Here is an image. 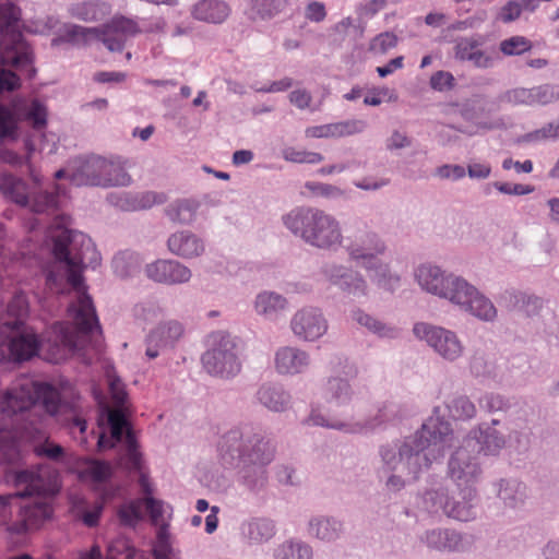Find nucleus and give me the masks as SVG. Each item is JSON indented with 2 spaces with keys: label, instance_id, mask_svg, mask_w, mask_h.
<instances>
[{
  "label": "nucleus",
  "instance_id": "obj_1",
  "mask_svg": "<svg viewBox=\"0 0 559 559\" xmlns=\"http://www.w3.org/2000/svg\"><path fill=\"white\" fill-rule=\"evenodd\" d=\"M52 253L58 264L66 272V284L70 285L76 294L75 299L68 307V314L73 326L66 322H56L51 325L55 344L68 350L82 347V340L94 331L102 334L100 325L91 296L86 293L82 277V270L96 267L100 257L92 239L83 233L67 228L57 229L51 235Z\"/></svg>",
  "mask_w": 559,
  "mask_h": 559
},
{
  "label": "nucleus",
  "instance_id": "obj_2",
  "mask_svg": "<svg viewBox=\"0 0 559 559\" xmlns=\"http://www.w3.org/2000/svg\"><path fill=\"white\" fill-rule=\"evenodd\" d=\"M506 444V439L492 427H479L478 436H468L452 454L449 461V475L455 481L461 491L463 503H450L443 491H428L424 496V502L430 512L442 510L443 513L459 521L474 519L475 512L469 503L475 495L473 488L480 475L477 454H497Z\"/></svg>",
  "mask_w": 559,
  "mask_h": 559
},
{
  "label": "nucleus",
  "instance_id": "obj_3",
  "mask_svg": "<svg viewBox=\"0 0 559 559\" xmlns=\"http://www.w3.org/2000/svg\"><path fill=\"white\" fill-rule=\"evenodd\" d=\"M452 440L449 423L437 416L427 419L416 437L400 448L397 456L393 450H383L381 454L388 469L397 473L389 477L388 487L400 490L404 486L402 477L416 479L423 467H429L433 461L443 456Z\"/></svg>",
  "mask_w": 559,
  "mask_h": 559
},
{
  "label": "nucleus",
  "instance_id": "obj_4",
  "mask_svg": "<svg viewBox=\"0 0 559 559\" xmlns=\"http://www.w3.org/2000/svg\"><path fill=\"white\" fill-rule=\"evenodd\" d=\"M14 485L16 501L26 497L34 499L19 504L20 520L8 530L23 534L39 528L52 514L50 500L60 489L58 472L48 464L22 469L15 473Z\"/></svg>",
  "mask_w": 559,
  "mask_h": 559
},
{
  "label": "nucleus",
  "instance_id": "obj_5",
  "mask_svg": "<svg viewBox=\"0 0 559 559\" xmlns=\"http://www.w3.org/2000/svg\"><path fill=\"white\" fill-rule=\"evenodd\" d=\"M61 388L49 382L20 379L3 392H0V443L13 441L16 433L12 431L15 417L29 413L38 403L45 413L56 417L67 403Z\"/></svg>",
  "mask_w": 559,
  "mask_h": 559
},
{
  "label": "nucleus",
  "instance_id": "obj_6",
  "mask_svg": "<svg viewBox=\"0 0 559 559\" xmlns=\"http://www.w3.org/2000/svg\"><path fill=\"white\" fill-rule=\"evenodd\" d=\"M285 226L307 243L330 249L342 243L340 223L335 217L313 207L293 210L284 217Z\"/></svg>",
  "mask_w": 559,
  "mask_h": 559
},
{
  "label": "nucleus",
  "instance_id": "obj_7",
  "mask_svg": "<svg viewBox=\"0 0 559 559\" xmlns=\"http://www.w3.org/2000/svg\"><path fill=\"white\" fill-rule=\"evenodd\" d=\"M218 451L226 463L238 461L245 465L263 466L274 459L275 448L269 439L254 432L252 427L245 426L225 433L218 443Z\"/></svg>",
  "mask_w": 559,
  "mask_h": 559
},
{
  "label": "nucleus",
  "instance_id": "obj_8",
  "mask_svg": "<svg viewBox=\"0 0 559 559\" xmlns=\"http://www.w3.org/2000/svg\"><path fill=\"white\" fill-rule=\"evenodd\" d=\"M21 10L8 2L0 4V61L22 71L33 63V52L20 31Z\"/></svg>",
  "mask_w": 559,
  "mask_h": 559
},
{
  "label": "nucleus",
  "instance_id": "obj_9",
  "mask_svg": "<svg viewBox=\"0 0 559 559\" xmlns=\"http://www.w3.org/2000/svg\"><path fill=\"white\" fill-rule=\"evenodd\" d=\"M108 424L110 426V437L100 433L97 440L99 450L114 448L123 439L124 452L120 455V465L128 471H141L142 456L138 450L136 440L129 428L127 418L121 409H110L108 412Z\"/></svg>",
  "mask_w": 559,
  "mask_h": 559
},
{
  "label": "nucleus",
  "instance_id": "obj_10",
  "mask_svg": "<svg viewBox=\"0 0 559 559\" xmlns=\"http://www.w3.org/2000/svg\"><path fill=\"white\" fill-rule=\"evenodd\" d=\"M210 348L202 356L205 370L214 376L229 377L240 371L236 344L228 334L216 332L209 337Z\"/></svg>",
  "mask_w": 559,
  "mask_h": 559
},
{
  "label": "nucleus",
  "instance_id": "obj_11",
  "mask_svg": "<svg viewBox=\"0 0 559 559\" xmlns=\"http://www.w3.org/2000/svg\"><path fill=\"white\" fill-rule=\"evenodd\" d=\"M385 249L384 243L374 233H365L360 235L354 242L347 246V251L352 260L357 264L366 267L368 271L376 269V275L379 277V284L383 287L392 289L394 284L399 283L397 276L386 277V266L378 265V254H381Z\"/></svg>",
  "mask_w": 559,
  "mask_h": 559
},
{
  "label": "nucleus",
  "instance_id": "obj_12",
  "mask_svg": "<svg viewBox=\"0 0 559 559\" xmlns=\"http://www.w3.org/2000/svg\"><path fill=\"white\" fill-rule=\"evenodd\" d=\"M0 191L10 201L34 213H45L57 206L58 192H29L27 185L13 175H3L0 179Z\"/></svg>",
  "mask_w": 559,
  "mask_h": 559
},
{
  "label": "nucleus",
  "instance_id": "obj_13",
  "mask_svg": "<svg viewBox=\"0 0 559 559\" xmlns=\"http://www.w3.org/2000/svg\"><path fill=\"white\" fill-rule=\"evenodd\" d=\"M9 321H0V362H22L38 354L39 338L34 332L15 333Z\"/></svg>",
  "mask_w": 559,
  "mask_h": 559
},
{
  "label": "nucleus",
  "instance_id": "obj_14",
  "mask_svg": "<svg viewBox=\"0 0 559 559\" xmlns=\"http://www.w3.org/2000/svg\"><path fill=\"white\" fill-rule=\"evenodd\" d=\"M139 33L138 24L127 17H115L102 29L74 26L73 36H82L84 40L95 38L100 40L109 51H121L128 37Z\"/></svg>",
  "mask_w": 559,
  "mask_h": 559
},
{
  "label": "nucleus",
  "instance_id": "obj_15",
  "mask_svg": "<svg viewBox=\"0 0 559 559\" xmlns=\"http://www.w3.org/2000/svg\"><path fill=\"white\" fill-rule=\"evenodd\" d=\"M413 332L419 340L425 341L442 358L454 361L463 354V345L456 334L441 326L419 322Z\"/></svg>",
  "mask_w": 559,
  "mask_h": 559
},
{
  "label": "nucleus",
  "instance_id": "obj_16",
  "mask_svg": "<svg viewBox=\"0 0 559 559\" xmlns=\"http://www.w3.org/2000/svg\"><path fill=\"white\" fill-rule=\"evenodd\" d=\"M108 166L106 157L97 155L78 157L70 162L67 169L57 170L55 178H68L76 187H99V183H102L99 175Z\"/></svg>",
  "mask_w": 559,
  "mask_h": 559
},
{
  "label": "nucleus",
  "instance_id": "obj_17",
  "mask_svg": "<svg viewBox=\"0 0 559 559\" xmlns=\"http://www.w3.org/2000/svg\"><path fill=\"white\" fill-rule=\"evenodd\" d=\"M416 278L423 289L450 301L460 300L461 296L455 295L459 290L456 282L465 281L453 275H444L439 267L432 265L419 266Z\"/></svg>",
  "mask_w": 559,
  "mask_h": 559
},
{
  "label": "nucleus",
  "instance_id": "obj_18",
  "mask_svg": "<svg viewBox=\"0 0 559 559\" xmlns=\"http://www.w3.org/2000/svg\"><path fill=\"white\" fill-rule=\"evenodd\" d=\"M290 329L297 338L313 342L326 333L329 324L321 310L307 307L293 316Z\"/></svg>",
  "mask_w": 559,
  "mask_h": 559
},
{
  "label": "nucleus",
  "instance_id": "obj_19",
  "mask_svg": "<svg viewBox=\"0 0 559 559\" xmlns=\"http://www.w3.org/2000/svg\"><path fill=\"white\" fill-rule=\"evenodd\" d=\"M456 285L459 290L455 295H460L461 298L451 302L461 306L464 310L469 311L481 320L489 321L496 317L497 310L492 302L479 294L474 286L469 285L466 281L456 282Z\"/></svg>",
  "mask_w": 559,
  "mask_h": 559
},
{
  "label": "nucleus",
  "instance_id": "obj_20",
  "mask_svg": "<svg viewBox=\"0 0 559 559\" xmlns=\"http://www.w3.org/2000/svg\"><path fill=\"white\" fill-rule=\"evenodd\" d=\"M148 278L164 284H182L191 278V271L186 265L174 260H157L146 265Z\"/></svg>",
  "mask_w": 559,
  "mask_h": 559
},
{
  "label": "nucleus",
  "instance_id": "obj_21",
  "mask_svg": "<svg viewBox=\"0 0 559 559\" xmlns=\"http://www.w3.org/2000/svg\"><path fill=\"white\" fill-rule=\"evenodd\" d=\"M183 326L178 321H168L154 329L146 338V356L154 359L159 355V350L173 347L182 336Z\"/></svg>",
  "mask_w": 559,
  "mask_h": 559
},
{
  "label": "nucleus",
  "instance_id": "obj_22",
  "mask_svg": "<svg viewBox=\"0 0 559 559\" xmlns=\"http://www.w3.org/2000/svg\"><path fill=\"white\" fill-rule=\"evenodd\" d=\"M275 369L282 374H297L310 364L309 354L300 348L283 346L275 353Z\"/></svg>",
  "mask_w": 559,
  "mask_h": 559
},
{
  "label": "nucleus",
  "instance_id": "obj_23",
  "mask_svg": "<svg viewBox=\"0 0 559 559\" xmlns=\"http://www.w3.org/2000/svg\"><path fill=\"white\" fill-rule=\"evenodd\" d=\"M167 245L171 253L183 259L197 258L205 250L202 239L187 230L173 234L168 238Z\"/></svg>",
  "mask_w": 559,
  "mask_h": 559
},
{
  "label": "nucleus",
  "instance_id": "obj_24",
  "mask_svg": "<svg viewBox=\"0 0 559 559\" xmlns=\"http://www.w3.org/2000/svg\"><path fill=\"white\" fill-rule=\"evenodd\" d=\"M382 411H379V415H377L372 419L361 420L357 419L354 421H341L338 419L332 418V417H325L321 415L318 411L313 409L310 414V417L308 419L309 423L316 426H322L328 428H334L340 430H345L349 432H360L364 429L367 428H373L377 425L381 424L383 419Z\"/></svg>",
  "mask_w": 559,
  "mask_h": 559
},
{
  "label": "nucleus",
  "instance_id": "obj_25",
  "mask_svg": "<svg viewBox=\"0 0 559 559\" xmlns=\"http://www.w3.org/2000/svg\"><path fill=\"white\" fill-rule=\"evenodd\" d=\"M366 123L361 120H348L322 126H313L306 129L307 138H342L362 132Z\"/></svg>",
  "mask_w": 559,
  "mask_h": 559
},
{
  "label": "nucleus",
  "instance_id": "obj_26",
  "mask_svg": "<svg viewBox=\"0 0 559 559\" xmlns=\"http://www.w3.org/2000/svg\"><path fill=\"white\" fill-rule=\"evenodd\" d=\"M324 272L330 281L338 285L344 292L354 296L365 295V281L356 273L340 265L326 266Z\"/></svg>",
  "mask_w": 559,
  "mask_h": 559
},
{
  "label": "nucleus",
  "instance_id": "obj_27",
  "mask_svg": "<svg viewBox=\"0 0 559 559\" xmlns=\"http://www.w3.org/2000/svg\"><path fill=\"white\" fill-rule=\"evenodd\" d=\"M455 58L461 61H471L474 67L487 69L492 67L493 58L479 49V43L473 38H462L454 47Z\"/></svg>",
  "mask_w": 559,
  "mask_h": 559
},
{
  "label": "nucleus",
  "instance_id": "obj_28",
  "mask_svg": "<svg viewBox=\"0 0 559 559\" xmlns=\"http://www.w3.org/2000/svg\"><path fill=\"white\" fill-rule=\"evenodd\" d=\"M229 7L219 0H202L198 2L192 15L194 19L207 23H222L229 15Z\"/></svg>",
  "mask_w": 559,
  "mask_h": 559
},
{
  "label": "nucleus",
  "instance_id": "obj_29",
  "mask_svg": "<svg viewBox=\"0 0 559 559\" xmlns=\"http://www.w3.org/2000/svg\"><path fill=\"white\" fill-rule=\"evenodd\" d=\"M106 164L110 166L102 170L99 187L128 186L131 182V176L127 173V163L121 157L106 158Z\"/></svg>",
  "mask_w": 559,
  "mask_h": 559
},
{
  "label": "nucleus",
  "instance_id": "obj_30",
  "mask_svg": "<svg viewBox=\"0 0 559 559\" xmlns=\"http://www.w3.org/2000/svg\"><path fill=\"white\" fill-rule=\"evenodd\" d=\"M324 396L328 403L326 411L335 412L336 408L344 406L349 401L348 382L340 378L329 379L324 388Z\"/></svg>",
  "mask_w": 559,
  "mask_h": 559
},
{
  "label": "nucleus",
  "instance_id": "obj_31",
  "mask_svg": "<svg viewBox=\"0 0 559 559\" xmlns=\"http://www.w3.org/2000/svg\"><path fill=\"white\" fill-rule=\"evenodd\" d=\"M426 543L430 548L439 550H456L461 543V536L448 530H433L426 534Z\"/></svg>",
  "mask_w": 559,
  "mask_h": 559
},
{
  "label": "nucleus",
  "instance_id": "obj_32",
  "mask_svg": "<svg viewBox=\"0 0 559 559\" xmlns=\"http://www.w3.org/2000/svg\"><path fill=\"white\" fill-rule=\"evenodd\" d=\"M259 401L269 409L274 412L284 411L289 402V396L275 386L263 385L258 391Z\"/></svg>",
  "mask_w": 559,
  "mask_h": 559
},
{
  "label": "nucleus",
  "instance_id": "obj_33",
  "mask_svg": "<svg viewBox=\"0 0 559 559\" xmlns=\"http://www.w3.org/2000/svg\"><path fill=\"white\" fill-rule=\"evenodd\" d=\"M287 307V300L275 293H262L259 294L255 300V310L260 314L273 317L280 311L285 310Z\"/></svg>",
  "mask_w": 559,
  "mask_h": 559
},
{
  "label": "nucleus",
  "instance_id": "obj_34",
  "mask_svg": "<svg viewBox=\"0 0 559 559\" xmlns=\"http://www.w3.org/2000/svg\"><path fill=\"white\" fill-rule=\"evenodd\" d=\"M198 207L194 200H181L169 206L167 215L173 222L188 224L193 221Z\"/></svg>",
  "mask_w": 559,
  "mask_h": 559
},
{
  "label": "nucleus",
  "instance_id": "obj_35",
  "mask_svg": "<svg viewBox=\"0 0 559 559\" xmlns=\"http://www.w3.org/2000/svg\"><path fill=\"white\" fill-rule=\"evenodd\" d=\"M16 136V115L10 107L0 104V140H15Z\"/></svg>",
  "mask_w": 559,
  "mask_h": 559
},
{
  "label": "nucleus",
  "instance_id": "obj_36",
  "mask_svg": "<svg viewBox=\"0 0 559 559\" xmlns=\"http://www.w3.org/2000/svg\"><path fill=\"white\" fill-rule=\"evenodd\" d=\"M312 551L302 543L287 542L280 546L275 552V559H311Z\"/></svg>",
  "mask_w": 559,
  "mask_h": 559
},
{
  "label": "nucleus",
  "instance_id": "obj_37",
  "mask_svg": "<svg viewBox=\"0 0 559 559\" xmlns=\"http://www.w3.org/2000/svg\"><path fill=\"white\" fill-rule=\"evenodd\" d=\"M450 416L455 420H465L474 417L475 405L466 396H457L448 404Z\"/></svg>",
  "mask_w": 559,
  "mask_h": 559
},
{
  "label": "nucleus",
  "instance_id": "obj_38",
  "mask_svg": "<svg viewBox=\"0 0 559 559\" xmlns=\"http://www.w3.org/2000/svg\"><path fill=\"white\" fill-rule=\"evenodd\" d=\"M353 319L360 325L367 328L369 331L379 334L380 336L392 337L395 335V329L385 326L377 319L364 313L361 310H356L353 313Z\"/></svg>",
  "mask_w": 559,
  "mask_h": 559
},
{
  "label": "nucleus",
  "instance_id": "obj_39",
  "mask_svg": "<svg viewBox=\"0 0 559 559\" xmlns=\"http://www.w3.org/2000/svg\"><path fill=\"white\" fill-rule=\"evenodd\" d=\"M81 476L93 483H103L111 476V466L107 462L93 460L81 472Z\"/></svg>",
  "mask_w": 559,
  "mask_h": 559
},
{
  "label": "nucleus",
  "instance_id": "obj_40",
  "mask_svg": "<svg viewBox=\"0 0 559 559\" xmlns=\"http://www.w3.org/2000/svg\"><path fill=\"white\" fill-rule=\"evenodd\" d=\"M341 525L334 520L320 519L310 523V532L322 540H333L338 536Z\"/></svg>",
  "mask_w": 559,
  "mask_h": 559
},
{
  "label": "nucleus",
  "instance_id": "obj_41",
  "mask_svg": "<svg viewBox=\"0 0 559 559\" xmlns=\"http://www.w3.org/2000/svg\"><path fill=\"white\" fill-rule=\"evenodd\" d=\"M504 56H519L532 49V41L524 36H512L499 45Z\"/></svg>",
  "mask_w": 559,
  "mask_h": 559
},
{
  "label": "nucleus",
  "instance_id": "obj_42",
  "mask_svg": "<svg viewBox=\"0 0 559 559\" xmlns=\"http://www.w3.org/2000/svg\"><path fill=\"white\" fill-rule=\"evenodd\" d=\"M274 524L270 520L257 519L249 523L248 534L254 542L267 540L274 535Z\"/></svg>",
  "mask_w": 559,
  "mask_h": 559
},
{
  "label": "nucleus",
  "instance_id": "obj_43",
  "mask_svg": "<svg viewBox=\"0 0 559 559\" xmlns=\"http://www.w3.org/2000/svg\"><path fill=\"white\" fill-rule=\"evenodd\" d=\"M283 157L287 162L298 164H319L324 159L320 153L298 150L296 147H286L283 150Z\"/></svg>",
  "mask_w": 559,
  "mask_h": 559
},
{
  "label": "nucleus",
  "instance_id": "obj_44",
  "mask_svg": "<svg viewBox=\"0 0 559 559\" xmlns=\"http://www.w3.org/2000/svg\"><path fill=\"white\" fill-rule=\"evenodd\" d=\"M24 119L28 121L33 128L43 129L47 122L46 107L38 100H33L24 112Z\"/></svg>",
  "mask_w": 559,
  "mask_h": 559
},
{
  "label": "nucleus",
  "instance_id": "obj_45",
  "mask_svg": "<svg viewBox=\"0 0 559 559\" xmlns=\"http://www.w3.org/2000/svg\"><path fill=\"white\" fill-rule=\"evenodd\" d=\"M135 556L136 550L128 540L118 538L108 546L106 559H134Z\"/></svg>",
  "mask_w": 559,
  "mask_h": 559
},
{
  "label": "nucleus",
  "instance_id": "obj_46",
  "mask_svg": "<svg viewBox=\"0 0 559 559\" xmlns=\"http://www.w3.org/2000/svg\"><path fill=\"white\" fill-rule=\"evenodd\" d=\"M533 100L535 105H548L559 100V86L539 85L533 87Z\"/></svg>",
  "mask_w": 559,
  "mask_h": 559
},
{
  "label": "nucleus",
  "instance_id": "obj_47",
  "mask_svg": "<svg viewBox=\"0 0 559 559\" xmlns=\"http://www.w3.org/2000/svg\"><path fill=\"white\" fill-rule=\"evenodd\" d=\"M397 45V37L393 33L384 32L377 35L369 44V51L384 55Z\"/></svg>",
  "mask_w": 559,
  "mask_h": 559
},
{
  "label": "nucleus",
  "instance_id": "obj_48",
  "mask_svg": "<svg viewBox=\"0 0 559 559\" xmlns=\"http://www.w3.org/2000/svg\"><path fill=\"white\" fill-rule=\"evenodd\" d=\"M166 201V195L164 193H157L153 191L143 192L133 198L132 204L130 205L131 210H146L152 207L155 204H162Z\"/></svg>",
  "mask_w": 559,
  "mask_h": 559
},
{
  "label": "nucleus",
  "instance_id": "obj_49",
  "mask_svg": "<svg viewBox=\"0 0 559 559\" xmlns=\"http://www.w3.org/2000/svg\"><path fill=\"white\" fill-rule=\"evenodd\" d=\"M28 304L26 296L23 293L15 294L10 304L8 305V312L15 318L10 322L14 328H19L21 319L27 313Z\"/></svg>",
  "mask_w": 559,
  "mask_h": 559
},
{
  "label": "nucleus",
  "instance_id": "obj_50",
  "mask_svg": "<svg viewBox=\"0 0 559 559\" xmlns=\"http://www.w3.org/2000/svg\"><path fill=\"white\" fill-rule=\"evenodd\" d=\"M559 134V123L550 122L543 128L523 135L525 142H538L555 139Z\"/></svg>",
  "mask_w": 559,
  "mask_h": 559
},
{
  "label": "nucleus",
  "instance_id": "obj_51",
  "mask_svg": "<svg viewBox=\"0 0 559 559\" xmlns=\"http://www.w3.org/2000/svg\"><path fill=\"white\" fill-rule=\"evenodd\" d=\"M504 98L509 104H512V105L534 106L533 87L532 88L516 87V88L510 90L506 93Z\"/></svg>",
  "mask_w": 559,
  "mask_h": 559
},
{
  "label": "nucleus",
  "instance_id": "obj_52",
  "mask_svg": "<svg viewBox=\"0 0 559 559\" xmlns=\"http://www.w3.org/2000/svg\"><path fill=\"white\" fill-rule=\"evenodd\" d=\"M104 509V500L96 501L91 508L80 511V520L87 526L94 527L98 524Z\"/></svg>",
  "mask_w": 559,
  "mask_h": 559
},
{
  "label": "nucleus",
  "instance_id": "obj_53",
  "mask_svg": "<svg viewBox=\"0 0 559 559\" xmlns=\"http://www.w3.org/2000/svg\"><path fill=\"white\" fill-rule=\"evenodd\" d=\"M522 14V4L518 0H509L499 12V20L510 23L518 20Z\"/></svg>",
  "mask_w": 559,
  "mask_h": 559
},
{
  "label": "nucleus",
  "instance_id": "obj_54",
  "mask_svg": "<svg viewBox=\"0 0 559 559\" xmlns=\"http://www.w3.org/2000/svg\"><path fill=\"white\" fill-rule=\"evenodd\" d=\"M120 521L123 524L132 525L141 519L140 507L138 502H130L120 507L118 511Z\"/></svg>",
  "mask_w": 559,
  "mask_h": 559
},
{
  "label": "nucleus",
  "instance_id": "obj_55",
  "mask_svg": "<svg viewBox=\"0 0 559 559\" xmlns=\"http://www.w3.org/2000/svg\"><path fill=\"white\" fill-rule=\"evenodd\" d=\"M430 86L439 92L451 90L454 86V76L447 71H438L430 78Z\"/></svg>",
  "mask_w": 559,
  "mask_h": 559
},
{
  "label": "nucleus",
  "instance_id": "obj_56",
  "mask_svg": "<svg viewBox=\"0 0 559 559\" xmlns=\"http://www.w3.org/2000/svg\"><path fill=\"white\" fill-rule=\"evenodd\" d=\"M436 174L441 179H462L466 175V170L460 165H443L437 168Z\"/></svg>",
  "mask_w": 559,
  "mask_h": 559
},
{
  "label": "nucleus",
  "instance_id": "obj_57",
  "mask_svg": "<svg viewBox=\"0 0 559 559\" xmlns=\"http://www.w3.org/2000/svg\"><path fill=\"white\" fill-rule=\"evenodd\" d=\"M109 391L115 403L118 405H123L126 403L127 393L119 378L109 377Z\"/></svg>",
  "mask_w": 559,
  "mask_h": 559
},
{
  "label": "nucleus",
  "instance_id": "obj_58",
  "mask_svg": "<svg viewBox=\"0 0 559 559\" xmlns=\"http://www.w3.org/2000/svg\"><path fill=\"white\" fill-rule=\"evenodd\" d=\"M127 74L118 71H99L93 75V80L97 83H121L126 81Z\"/></svg>",
  "mask_w": 559,
  "mask_h": 559
},
{
  "label": "nucleus",
  "instance_id": "obj_59",
  "mask_svg": "<svg viewBox=\"0 0 559 559\" xmlns=\"http://www.w3.org/2000/svg\"><path fill=\"white\" fill-rule=\"evenodd\" d=\"M35 452L39 456L44 455L51 460H59L63 455V448L59 444L45 442L36 447Z\"/></svg>",
  "mask_w": 559,
  "mask_h": 559
},
{
  "label": "nucleus",
  "instance_id": "obj_60",
  "mask_svg": "<svg viewBox=\"0 0 559 559\" xmlns=\"http://www.w3.org/2000/svg\"><path fill=\"white\" fill-rule=\"evenodd\" d=\"M20 86L19 76L10 70H0V92L13 91Z\"/></svg>",
  "mask_w": 559,
  "mask_h": 559
},
{
  "label": "nucleus",
  "instance_id": "obj_61",
  "mask_svg": "<svg viewBox=\"0 0 559 559\" xmlns=\"http://www.w3.org/2000/svg\"><path fill=\"white\" fill-rule=\"evenodd\" d=\"M326 16V10L323 3L313 1L306 8V17L312 22H322Z\"/></svg>",
  "mask_w": 559,
  "mask_h": 559
},
{
  "label": "nucleus",
  "instance_id": "obj_62",
  "mask_svg": "<svg viewBox=\"0 0 559 559\" xmlns=\"http://www.w3.org/2000/svg\"><path fill=\"white\" fill-rule=\"evenodd\" d=\"M16 502V493L0 496V524H4L11 518V509Z\"/></svg>",
  "mask_w": 559,
  "mask_h": 559
},
{
  "label": "nucleus",
  "instance_id": "obj_63",
  "mask_svg": "<svg viewBox=\"0 0 559 559\" xmlns=\"http://www.w3.org/2000/svg\"><path fill=\"white\" fill-rule=\"evenodd\" d=\"M144 502L152 521L157 523L163 516V502L153 497H145Z\"/></svg>",
  "mask_w": 559,
  "mask_h": 559
},
{
  "label": "nucleus",
  "instance_id": "obj_64",
  "mask_svg": "<svg viewBox=\"0 0 559 559\" xmlns=\"http://www.w3.org/2000/svg\"><path fill=\"white\" fill-rule=\"evenodd\" d=\"M311 99L312 98L310 93H308L306 90H296L293 91L289 95L290 103L299 109L309 107Z\"/></svg>",
  "mask_w": 559,
  "mask_h": 559
}]
</instances>
